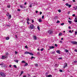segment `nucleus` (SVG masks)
Here are the masks:
<instances>
[{
  "label": "nucleus",
  "mask_w": 77,
  "mask_h": 77,
  "mask_svg": "<svg viewBox=\"0 0 77 77\" xmlns=\"http://www.w3.org/2000/svg\"><path fill=\"white\" fill-rule=\"evenodd\" d=\"M0 75H1V76L3 77H6V74H5L3 72H0Z\"/></svg>",
  "instance_id": "nucleus-1"
},
{
  "label": "nucleus",
  "mask_w": 77,
  "mask_h": 77,
  "mask_svg": "<svg viewBox=\"0 0 77 77\" xmlns=\"http://www.w3.org/2000/svg\"><path fill=\"white\" fill-rule=\"evenodd\" d=\"M29 54L31 56H33V54L32 53H30L27 51H26L24 53L25 54Z\"/></svg>",
  "instance_id": "nucleus-2"
},
{
  "label": "nucleus",
  "mask_w": 77,
  "mask_h": 77,
  "mask_svg": "<svg viewBox=\"0 0 77 77\" xmlns=\"http://www.w3.org/2000/svg\"><path fill=\"white\" fill-rule=\"evenodd\" d=\"M29 28L31 29H34V25L33 24H31L29 27Z\"/></svg>",
  "instance_id": "nucleus-3"
},
{
  "label": "nucleus",
  "mask_w": 77,
  "mask_h": 77,
  "mask_svg": "<svg viewBox=\"0 0 77 77\" xmlns=\"http://www.w3.org/2000/svg\"><path fill=\"white\" fill-rule=\"evenodd\" d=\"M71 43H72V44H75L76 45H77V42L76 41H72L71 42Z\"/></svg>",
  "instance_id": "nucleus-4"
},
{
  "label": "nucleus",
  "mask_w": 77,
  "mask_h": 77,
  "mask_svg": "<svg viewBox=\"0 0 77 77\" xmlns=\"http://www.w3.org/2000/svg\"><path fill=\"white\" fill-rule=\"evenodd\" d=\"M48 33L49 34H52V33H53V31H52L51 30H49L48 31Z\"/></svg>",
  "instance_id": "nucleus-5"
},
{
  "label": "nucleus",
  "mask_w": 77,
  "mask_h": 77,
  "mask_svg": "<svg viewBox=\"0 0 77 77\" xmlns=\"http://www.w3.org/2000/svg\"><path fill=\"white\" fill-rule=\"evenodd\" d=\"M8 57L7 56H2V59H6V58H7Z\"/></svg>",
  "instance_id": "nucleus-6"
},
{
  "label": "nucleus",
  "mask_w": 77,
  "mask_h": 77,
  "mask_svg": "<svg viewBox=\"0 0 77 77\" xmlns=\"http://www.w3.org/2000/svg\"><path fill=\"white\" fill-rule=\"evenodd\" d=\"M47 73H46V77H52V75H50L47 76Z\"/></svg>",
  "instance_id": "nucleus-7"
},
{
  "label": "nucleus",
  "mask_w": 77,
  "mask_h": 77,
  "mask_svg": "<svg viewBox=\"0 0 77 77\" xmlns=\"http://www.w3.org/2000/svg\"><path fill=\"white\" fill-rule=\"evenodd\" d=\"M33 39H34V40H36V39H37V37H36V36L34 35L33 36Z\"/></svg>",
  "instance_id": "nucleus-8"
},
{
  "label": "nucleus",
  "mask_w": 77,
  "mask_h": 77,
  "mask_svg": "<svg viewBox=\"0 0 77 77\" xmlns=\"http://www.w3.org/2000/svg\"><path fill=\"white\" fill-rule=\"evenodd\" d=\"M49 48H50V49H53V48H54V47L53 46H50L49 47Z\"/></svg>",
  "instance_id": "nucleus-9"
},
{
  "label": "nucleus",
  "mask_w": 77,
  "mask_h": 77,
  "mask_svg": "<svg viewBox=\"0 0 77 77\" xmlns=\"http://www.w3.org/2000/svg\"><path fill=\"white\" fill-rule=\"evenodd\" d=\"M67 66H68V64L66 63H64V66L63 67V68H65V67H67Z\"/></svg>",
  "instance_id": "nucleus-10"
},
{
  "label": "nucleus",
  "mask_w": 77,
  "mask_h": 77,
  "mask_svg": "<svg viewBox=\"0 0 77 77\" xmlns=\"http://www.w3.org/2000/svg\"><path fill=\"white\" fill-rule=\"evenodd\" d=\"M56 52L58 53V54H60V50H57L56 51Z\"/></svg>",
  "instance_id": "nucleus-11"
},
{
  "label": "nucleus",
  "mask_w": 77,
  "mask_h": 77,
  "mask_svg": "<svg viewBox=\"0 0 77 77\" xmlns=\"http://www.w3.org/2000/svg\"><path fill=\"white\" fill-rule=\"evenodd\" d=\"M38 21L39 23H41L42 22V20L41 19H38Z\"/></svg>",
  "instance_id": "nucleus-12"
},
{
  "label": "nucleus",
  "mask_w": 77,
  "mask_h": 77,
  "mask_svg": "<svg viewBox=\"0 0 77 77\" xmlns=\"http://www.w3.org/2000/svg\"><path fill=\"white\" fill-rule=\"evenodd\" d=\"M25 65H24V66H27V65H28V64L27 63H25Z\"/></svg>",
  "instance_id": "nucleus-13"
},
{
  "label": "nucleus",
  "mask_w": 77,
  "mask_h": 77,
  "mask_svg": "<svg viewBox=\"0 0 77 77\" xmlns=\"http://www.w3.org/2000/svg\"><path fill=\"white\" fill-rule=\"evenodd\" d=\"M58 18V17L57 16H55L54 17V19L55 20H56V19H57Z\"/></svg>",
  "instance_id": "nucleus-14"
},
{
  "label": "nucleus",
  "mask_w": 77,
  "mask_h": 77,
  "mask_svg": "<svg viewBox=\"0 0 77 77\" xmlns=\"http://www.w3.org/2000/svg\"><path fill=\"white\" fill-rule=\"evenodd\" d=\"M59 36H62V33L61 32L59 34Z\"/></svg>",
  "instance_id": "nucleus-15"
},
{
  "label": "nucleus",
  "mask_w": 77,
  "mask_h": 77,
  "mask_svg": "<svg viewBox=\"0 0 77 77\" xmlns=\"http://www.w3.org/2000/svg\"><path fill=\"white\" fill-rule=\"evenodd\" d=\"M64 51H65V52H66V53L68 52V51L67 50V49H65Z\"/></svg>",
  "instance_id": "nucleus-16"
},
{
  "label": "nucleus",
  "mask_w": 77,
  "mask_h": 77,
  "mask_svg": "<svg viewBox=\"0 0 77 77\" xmlns=\"http://www.w3.org/2000/svg\"><path fill=\"white\" fill-rule=\"evenodd\" d=\"M7 7L8 8H11V5H7Z\"/></svg>",
  "instance_id": "nucleus-17"
},
{
  "label": "nucleus",
  "mask_w": 77,
  "mask_h": 77,
  "mask_svg": "<svg viewBox=\"0 0 77 77\" xmlns=\"http://www.w3.org/2000/svg\"><path fill=\"white\" fill-rule=\"evenodd\" d=\"M1 67L3 68V67H6V66H5V65L3 64V65H2L1 66Z\"/></svg>",
  "instance_id": "nucleus-18"
},
{
  "label": "nucleus",
  "mask_w": 77,
  "mask_h": 77,
  "mask_svg": "<svg viewBox=\"0 0 77 77\" xmlns=\"http://www.w3.org/2000/svg\"><path fill=\"white\" fill-rule=\"evenodd\" d=\"M37 28L38 29V30H40V28H39V26H38Z\"/></svg>",
  "instance_id": "nucleus-19"
},
{
  "label": "nucleus",
  "mask_w": 77,
  "mask_h": 77,
  "mask_svg": "<svg viewBox=\"0 0 77 77\" xmlns=\"http://www.w3.org/2000/svg\"><path fill=\"white\" fill-rule=\"evenodd\" d=\"M18 61H19L18 60H14V62H16V63H18Z\"/></svg>",
  "instance_id": "nucleus-20"
},
{
  "label": "nucleus",
  "mask_w": 77,
  "mask_h": 77,
  "mask_svg": "<svg viewBox=\"0 0 77 77\" xmlns=\"http://www.w3.org/2000/svg\"><path fill=\"white\" fill-rule=\"evenodd\" d=\"M21 63H26V61H22V62H21Z\"/></svg>",
  "instance_id": "nucleus-21"
},
{
  "label": "nucleus",
  "mask_w": 77,
  "mask_h": 77,
  "mask_svg": "<svg viewBox=\"0 0 77 77\" xmlns=\"http://www.w3.org/2000/svg\"><path fill=\"white\" fill-rule=\"evenodd\" d=\"M68 23H69V24H71V23H72V21H69V20L68 21Z\"/></svg>",
  "instance_id": "nucleus-22"
},
{
  "label": "nucleus",
  "mask_w": 77,
  "mask_h": 77,
  "mask_svg": "<svg viewBox=\"0 0 77 77\" xmlns=\"http://www.w3.org/2000/svg\"><path fill=\"white\" fill-rule=\"evenodd\" d=\"M65 5H66V6H69V5L68 4V3H66V4H65Z\"/></svg>",
  "instance_id": "nucleus-23"
},
{
  "label": "nucleus",
  "mask_w": 77,
  "mask_h": 77,
  "mask_svg": "<svg viewBox=\"0 0 77 77\" xmlns=\"http://www.w3.org/2000/svg\"><path fill=\"white\" fill-rule=\"evenodd\" d=\"M13 66H14V68H17L16 65H14Z\"/></svg>",
  "instance_id": "nucleus-24"
},
{
  "label": "nucleus",
  "mask_w": 77,
  "mask_h": 77,
  "mask_svg": "<svg viewBox=\"0 0 77 77\" xmlns=\"http://www.w3.org/2000/svg\"><path fill=\"white\" fill-rule=\"evenodd\" d=\"M73 62L75 63H77V61H75Z\"/></svg>",
  "instance_id": "nucleus-25"
},
{
  "label": "nucleus",
  "mask_w": 77,
  "mask_h": 77,
  "mask_svg": "<svg viewBox=\"0 0 77 77\" xmlns=\"http://www.w3.org/2000/svg\"><path fill=\"white\" fill-rule=\"evenodd\" d=\"M9 13H7V14H6L7 16H9Z\"/></svg>",
  "instance_id": "nucleus-26"
},
{
  "label": "nucleus",
  "mask_w": 77,
  "mask_h": 77,
  "mask_svg": "<svg viewBox=\"0 0 77 77\" xmlns=\"http://www.w3.org/2000/svg\"><path fill=\"white\" fill-rule=\"evenodd\" d=\"M8 39H9V37H8L6 38V40H8Z\"/></svg>",
  "instance_id": "nucleus-27"
},
{
  "label": "nucleus",
  "mask_w": 77,
  "mask_h": 77,
  "mask_svg": "<svg viewBox=\"0 0 77 77\" xmlns=\"http://www.w3.org/2000/svg\"><path fill=\"white\" fill-rule=\"evenodd\" d=\"M35 65L36 66H38V64H35Z\"/></svg>",
  "instance_id": "nucleus-28"
},
{
  "label": "nucleus",
  "mask_w": 77,
  "mask_h": 77,
  "mask_svg": "<svg viewBox=\"0 0 77 77\" xmlns=\"http://www.w3.org/2000/svg\"><path fill=\"white\" fill-rule=\"evenodd\" d=\"M58 11L59 12H61V10L60 9H59L58 10Z\"/></svg>",
  "instance_id": "nucleus-29"
},
{
  "label": "nucleus",
  "mask_w": 77,
  "mask_h": 77,
  "mask_svg": "<svg viewBox=\"0 0 77 77\" xmlns=\"http://www.w3.org/2000/svg\"><path fill=\"white\" fill-rule=\"evenodd\" d=\"M23 74V71L21 72V74L20 75H21V74Z\"/></svg>",
  "instance_id": "nucleus-30"
},
{
  "label": "nucleus",
  "mask_w": 77,
  "mask_h": 77,
  "mask_svg": "<svg viewBox=\"0 0 77 77\" xmlns=\"http://www.w3.org/2000/svg\"><path fill=\"white\" fill-rule=\"evenodd\" d=\"M9 17L10 18H11V15L10 14L9 15Z\"/></svg>",
  "instance_id": "nucleus-31"
},
{
  "label": "nucleus",
  "mask_w": 77,
  "mask_h": 77,
  "mask_svg": "<svg viewBox=\"0 0 77 77\" xmlns=\"http://www.w3.org/2000/svg\"><path fill=\"white\" fill-rule=\"evenodd\" d=\"M6 26L7 27H10V26L9 25H6Z\"/></svg>",
  "instance_id": "nucleus-32"
},
{
  "label": "nucleus",
  "mask_w": 77,
  "mask_h": 77,
  "mask_svg": "<svg viewBox=\"0 0 77 77\" xmlns=\"http://www.w3.org/2000/svg\"><path fill=\"white\" fill-rule=\"evenodd\" d=\"M71 5H69V8H71Z\"/></svg>",
  "instance_id": "nucleus-33"
},
{
  "label": "nucleus",
  "mask_w": 77,
  "mask_h": 77,
  "mask_svg": "<svg viewBox=\"0 0 77 77\" xmlns=\"http://www.w3.org/2000/svg\"><path fill=\"white\" fill-rule=\"evenodd\" d=\"M33 58H35V57H31V59L32 60V59Z\"/></svg>",
  "instance_id": "nucleus-34"
},
{
  "label": "nucleus",
  "mask_w": 77,
  "mask_h": 77,
  "mask_svg": "<svg viewBox=\"0 0 77 77\" xmlns=\"http://www.w3.org/2000/svg\"><path fill=\"white\" fill-rule=\"evenodd\" d=\"M31 20L32 21V23H34V20H33L32 19Z\"/></svg>",
  "instance_id": "nucleus-35"
},
{
  "label": "nucleus",
  "mask_w": 77,
  "mask_h": 77,
  "mask_svg": "<svg viewBox=\"0 0 77 77\" xmlns=\"http://www.w3.org/2000/svg\"><path fill=\"white\" fill-rule=\"evenodd\" d=\"M4 65V64L3 63H2V64H0V65Z\"/></svg>",
  "instance_id": "nucleus-36"
},
{
  "label": "nucleus",
  "mask_w": 77,
  "mask_h": 77,
  "mask_svg": "<svg viewBox=\"0 0 77 77\" xmlns=\"http://www.w3.org/2000/svg\"><path fill=\"white\" fill-rule=\"evenodd\" d=\"M61 25L62 26H63V25H64V23H61Z\"/></svg>",
  "instance_id": "nucleus-37"
},
{
  "label": "nucleus",
  "mask_w": 77,
  "mask_h": 77,
  "mask_svg": "<svg viewBox=\"0 0 77 77\" xmlns=\"http://www.w3.org/2000/svg\"><path fill=\"white\" fill-rule=\"evenodd\" d=\"M74 21L75 23H77V20H75V19L74 20Z\"/></svg>",
  "instance_id": "nucleus-38"
},
{
  "label": "nucleus",
  "mask_w": 77,
  "mask_h": 77,
  "mask_svg": "<svg viewBox=\"0 0 77 77\" xmlns=\"http://www.w3.org/2000/svg\"><path fill=\"white\" fill-rule=\"evenodd\" d=\"M20 7L21 8H23V6H22V5H20Z\"/></svg>",
  "instance_id": "nucleus-39"
},
{
  "label": "nucleus",
  "mask_w": 77,
  "mask_h": 77,
  "mask_svg": "<svg viewBox=\"0 0 77 77\" xmlns=\"http://www.w3.org/2000/svg\"><path fill=\"white\" fill-rule=\"evenodd\" d=\"M57 23H60V21H59V20H57Z\"/></svg>",
  "instance_id": "nucleus-40"
},
{
  "label": "nucleus",
  "mask_w": 77,
  "mask_h": 77,
  "mask_svg": "<svg viewBox=\"0 0 77 77\" xmlns=\"http://www.w3.org/2000/svg\"><path fill=\"white\" fill-rule=\"evenodd\" d=\"M77 30V31L75 32V35H77V30Z\"/></svg>",
  "instance_id": "nucleus-41"
},
{
  "label": "nucleus",
  "mask_w": 77,
  "mask_h": 77,
  "mask_svg": "<svg viewBox=\"0 0 77 77\" xmlns=\"http://www.w3.org/2000/svg\"><path fill=\"white\" fill-rule=\"evenodd\" d=\"M69 33H72V32H71V30H70L69 31Z\"/></svg>",
  "instance_id": "nucleus-42"
},
{
  "label": "nucleus",
  "mask_w": 77,
  "mask_h": 77,
  "mask_svg": "<svg viewBox=\"0 0 77 77\" xmlns=\"http://www.w3.org/2000/svg\"><path fill=\"white\" fill-rule=\"evenodd\" d=\"M44 16L43 15L42 16V19H44Z\"/></svg>",
  "instance_id": "nucleus-43"
},
{
  "label": "nucleus",
  "mask_w": 77,
  "mask_h": 77,
  "mask_svg": "<svg viewBox=\"0 0 77 77\" xmlns=\"http://www.w3.org/2000/svg\"><path fill=\"white\" fill-rule=\"evenodd\" d=\"M60 72H63V71L62 70L60 69Z\"/></svg>",
  "instance_id": "nucleus-44"
},
{
  "label": "nucleus",
  "mask_w": 77,
  "mask_h": 77,
  "mask_svg": "<svg viewBox=\"0 0 77 77\" xmlns=\"http://www.w3.org/2000/svg\"><path fill=\"white\" fill-rule=\"evenodd\" d=\"M44 50V48H42V49L40 50L41 51H43V50Z\"/></svg>",
  "instance_id": "nucleus-45"
},
{
  "label": "nucleus",
  "mask_w": 77,
  "mask_h": 77,
  "mask_svg": "<svg viewBox=\"0 0 77 77\" xmlns=\"http://www.w3.org/2000/svg\"><path fill=\"white\" fill-rule=\"evenodd\" d=\"M17 53H18V52H17L16 51H15V54H17Z\"/></svg>",
  "instance_id": "nucleus-46"
},
{
  "label": "nucleus",
  "mask_w": 77,
  "mask_h": 77,
  "mask_svg": "<svg viewBox=\"0 0 77 77\" xmlns=\"http://www.w3.org/2000/svg\"><path fill=\"white\" fill-rule=\"evenodd\" d=\"M55 47H57V45L56 44H55Z\"/></svg>",
  "instance_id": "nucleus-47"
},
{
  "label": "nucleus",
  "mask_w": 77,
  "mask_h": 77,
  "mask_svg": "<svg viewBox=\"0 0 77 77\" xmlns=\"http://www.w3.org/2000/svg\"><path fill=\"white\" fill-rule=\"evenodd\" d=\"M42 14V13L41 11L40 12V15H41Z\"/></svg>",
  "instance_id": "nucleus-48"
},
{
  "label": "nucleus",
  "mask_w": 77,
  "mask_h": 77,
  "mask_svg": "<svg viewBox=\"0 0 77 77\" xmlns=\"http://www.w3.org/2000/svg\"><path fill=\"white\" fill-rule=\"evenodd\" d=\"M27 19L26 20L27 21H29V17H27Z\"/></svg>",
  "instance_id": "nucleus-49"
},
{
  "label": "nucleus",
  "mask_w": 77,
  "mask_h": 77,
  "mask_svg": "<svg viewBox=\"0 0 77 77\" xmlns=\"http://www.w3.org/2000/svg\"><path fill=\"white\" fill-rule=\"evenodd\" d=\"M27 47V45H26L25 47V48H28Z\"/></svg>",
  "instance_id": "nucleus-50"
},
{
  "label": "nucleus",
  "mask_w": 77,
  "mask_h": 77,
  "mask_svg": "<svg viewBox=\"0 0 77 77\" xmlns=\"http://www.w3.org/2000/svg\"><path fill=\"white\" fill-rule=\"evenodd\" d=\"M73 8L75 9V10H76V8L75 7H73Z\"/></svg>",
  "instance_id": "nucleus-51"
},
{
  "label": "nucleus",
  "mask_w": 77,
  "mask_h": 77,
  "mask_svg": "<svg viewBox=\"0 0 77 77\" xmlns=\"http://www.w3.org/2000/svg\"><path fill=\"white\" fill-rule=\"evenodd\" d=\"M58 59H62V57L60 58H58Z\"/></svg>",
  "instance_id": "nucleus-52"
},
{
  "label": "nucleus",
  "mask_w": 77,
  "mask_h": 77,
  "mask_svg": "<svg viewBox=\"0 0 77 77\" xmlns=\"http://www.w3.org/2000/svg\"><path fill=\"white\" fill-rule=\"evenodd\" d=\"M17 11L19 12H20V9H17Z\"/></svg>",
  "instance_id": "nucleus-53"
},
{
  "label": "nucleus",
  "mask_w": 77,
  "mask_h": 77,
  "mask_svg": "<svg viewBox=\"0 0 77 77\" xmlns=\"http://www.w3.org/2000/svg\"><path fill=\"white\" fill-rule=\"evenodd\" d=\"M29 7H30V8H32V5H31L29 6Z\"/></svg>",
  "instance_id": "nucleus-54"
},
{
  "label": "nucleus",
  "mask_w": 77,
  "mask_h": 77,
  "mask_svg": "<svg viewBox=\"0 0 77 77\" xmlns=\"http://www.w3.org/2000/svg\"><path fill=\"white\" fill-rule=\"evenodd\" d=\"M69 29H71V26H69Z\"/></svg>",
  "instance_id": "nucleus-55"
},
{
  "label": "nucleus",
  "mask_w": 77,
  "mask_h": 77,
  "mask_svg": "<svg viewBox=\"0 0 77 77\" xmlns=\"http://www.w3.org/2000/svg\"><path fill=\"white\" fill-rule=\"evenodd\" d=\"M75 51L76 52H77V49H75Z\"/></svg>",
  "instance_id": "nucleus-56"
},
{
  "label": "nucleus",
  "mask_w": 77,
  "mask_h": 77,
  "mask_svg": "<svg viewBox=\"0 0 77 77\" xmlns=\"http://www.w3.org/2000/svg\"><path fill=\"white\" fill-rule=\"evenodd\" d=\"M73 17H75V14H73L72 15Z\"/></svg>",
  "instance_id": "nucleus-57"
},
{
  "label": "nucleus",
  "mask_w": 77,
  "mask_h": 77,
  "mask_svg": "<svg viewBox=\"0 0 77 77\" xmlns=\"http://www.w3.org/2000/svg\"><path fill=\"white\" fill-rule=\"evenodd\" d=\"M54 52H53L51 53V54H54Z\"/></svg>",
  "instance_id": "nucleus-58"
},
{
  "label": "nucleus",
  "mask_w": 77,
  "mask_h": 77,
  "mask_svg": "<svg viewBox=\"0 0 77 77\" xmlns=\"http://www.w3.org/2000/svg\"><path fill=\"white\" fill-rule=\"evenodd\" d=\"M6 55H8V54H9L8 53H6Z\"/></svg>",
  "instance_id": "nucleus-59"
},
{
  "label": "nucleus",
  "mask_w": 77,
  "mask_h": 77,
  "mask_svg": "<svg viewBox=\"0 0 77 77\" xmlns=\"http://www.w3.org/2000/svg\"><path fill=\"white\" fill-rule=\"evenodd\" d=\"M27 23L28 24H29V22H28V21H27Z\"/></svg>",
  "instance_id": "nucleus-60"
},
{
  "label": "nucleus",
  "mask_w": 77,
  "mask_h": 77,
  "mask_svg": "<svg viewBox=\"0 0 77 77\" xmlns=\"http://www.w3.org/2000/svg\"><path fill=\"white\" fill-rule=\"evenodd\" d=\"M60 42H61V44H62V41H60Z\"/></svg>",
  "instance_id": "nucleus-61"
},
{
  "label": "nucleus",
  "mask_w": 77,
  "mask_h": 77,
  "mask_svg": "<svg viewBox=\"0 0 77 77\" xmlns=\"http://www.w3.org/2000/svg\"><path fill=\"white\" fill-rule=\"evenodd\" d=\"M61 40H63V38H61Z\"/></svg>",
  "instance_id": "nucleus-62"
},
{
  "label": "nucleus",
  "mask_w": 77,
  "mask_h": 77,
  "mask_svg": "<svg viewBox=\"0 0 77 77\" xmlns=\"http://www.w3.org/2000/svg\"><path fill=\"white\" fill-rule=\"evenodd\" d=\"M36 13H38V11H36L35 12Z\"/></svg>",
  "instance_id": "nucleus-63"
},
{
  "label": "nucleus",
  "mask_w": 77,
  "mask_h": 77,
  "mask_svg": "<svg viewBox=\"0 0 77 77\" xmlns=\"http://www.w3.org/2000/svg\"><path fill=\"white\" fill-rule=\"evenodd\" d=\"M23 77H26V76H25V75L23 76Z\"/></svg>",
  "instance_id": "nucleus-64"
}]
</instances>
